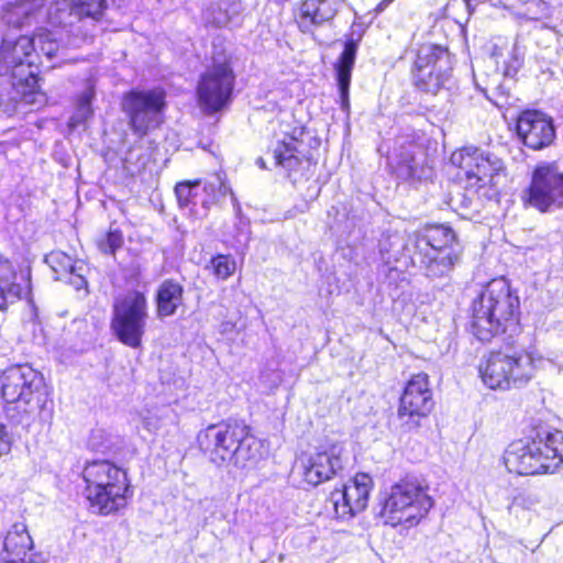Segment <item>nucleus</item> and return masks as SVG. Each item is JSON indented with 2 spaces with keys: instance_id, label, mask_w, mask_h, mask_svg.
I'll return each mask as SVG.
<instances>
[{
  "instance_id": "obj_1",
  "label": "nucleus",
  "mask_w": 563,
  "mask_h": 563,
  "mask_svg": "<svg viewBox=\"0 0 563 563\" xmlns=\"http://www.w3.org/2000/svg\"><path fill=\"white\" fill-rule=\"evenodd\" d=\"M198 443L209 454L210 461L219 467L250 470L262 459V444L242 421L210 424L198 434Z\"/></svg>"
},
{
  "instance_id": "obj_2",
  "label": "nucleus",
  "mask_w": 563,
  "mask_h": 563,
  "mask_svg": "<svg viewBox=\"0 0 563 563\" xmlns=\"http://www.w3.org/2000/svg\"><path fill=\"white\" fill-rule=\"evenodd\" d=\"M1 394L9 405L8 415L18 424L27 428L37 420L51 417L44 377L31 366L7 369L2 376Z\"/></svg>"
},
{
  "instance_id": "obj_3",
  "label": "nucleus",
  "mask_w": 563,
  "mask_h": 563,
  "mask_svg": "<svg viewBox=\"0 0 563 563\" xmlns=\"http://www.w3.org/2000/svg\"><path fill=\"white\" fill-rule=\"evenodd\" d=\"M472 333L482 342L516 330L519 316V297L505 278L489 282L473 301Z\"/></svg>"
},
{
  "instance_id": "obj_4",
  "label": "nucleus",
  "mask_w": 563,
  "mask_h": 563,
  "mask_svg": "<svg viewBox=\"0 0 563 563\" xmlns=\"http://www.w3.org/2000/svg\"><path fill=\"white\" fill-rule=\"evenodd\" d=\"M407 249L411 261L419 265L429 278L448 276L461 255V247L452 229L430 225L408 238Z\"/></svg>"
},
{
  "instance_id": "obj_5",
  "label": "nucleus",
  "mask_w": 563,
  "mask_h": 563,
  "mask_svg": "<svg viewBox=\"0 0 563 563\" xmlns=\"http://www.w3.org/2000/svg\"><path fill=\"white\" fill-rule=\"evenodd\" d=\"M504 463L518 475L555 472L563 465V432H538L532 440L512 442L505 451Z\"/></svg>"
},
{
  "instance_id": "obj_6",
  "label": "nucleus",
  "mask_w": 563,
  "mask_h": 563,
  "mask_svg": "<svg viewBox=\"0 0 563 563\" xmlns=\"http://www.w3.org/2000/svg\"><path fill=\"white\" fill-rule=\"evenodd\" d=\"M82 477L95 512L108 516L126 506L130 485L122 468L106 460L92 461L86 464Z\"/></svg>"
},
{
  "instance_id": "obj_7",
  "label": "nucleus",
  "mask_w": 563,
  "mask_h": 563,
  "mask_svg": "<svg viewBox=\"0 0 563 563\" xmlns=\"http://www.w3.org/2000/svg\"><path fill=\"white\" fill-rule=\"evenodd\" d=\"M539 362L525 347L505 346L486 356L479 374L490 389L520 388L532 379Z\"/></svg>"
},
{
  "instance_id": "obj_8",
  "label": "nucleus",
  "mask_w": 563,
  "mask_h": 563,
  "mask_svg": "<svg viewBox=\"0 0 563 563\" xmlns=\"http://www.w3.org/2000/svg\"><path fill=\"white\" fill-rule=\"evenodd\" d=\"M432 506L427 488L417 478H404L385 493L380 516L393 527L402 523L413 526L427 516Z\"/></svg>"
},
{
  "instance_id": "obj_9",
  "label": "nucleus",
  "mask_w": 563,
  "mask_h": 563,
  "mask_svg": "<svg viewBox=\"0 0 563 563\" xmlns=\"http://www.w3.org/2000/svg\"><path fill=\"white\" fill-rule=\"evenodd\" d=\"M147 318V299L145 295L137 290H132L115 298L111 329L121 343L132 349H137L142 345Z\"/></svg>"
},
{
  "instance_id": "obj_10",
  "label": "nucleus",
  "mask_w": 563,
  "mask_h": 563,
  "mask_svg": "<svg viewBox=\"0 0 563 563\" xmlns=\"http://www.w3.org/2000/svg\"><path fill=\"white\" fill-rule=\"evenodd\" d=\"M451 162L464 174L467 188L496 187L505 177L504 162L495 154L476 147L453 153Z\"/></svg>"
},
{
  "instance_id": "obj_11",
  "label": "nucleus",
  "mask_w": 563,
  "mask_h": 563,
  "mask_svg": "<svg viewBox=\"0 0 563 563\" xmlns=\"http://www.w3.org/2000/svg\"><path fill=\"white\" fill-rule=\"evenodd\" d=\"M164 107L165 93L159 89L132 90L121 101L130 129L140 137L158 126Z\"/></svg>"
},
{
  "instance_id": "obj_12",
  "label": "nucleus",
  "mask_w": 563,
  "mask_h": 563,
  "mask_svg": "<svg viewBox=\"0 0 563 563\" xmlns=\"http://www.w3.org/2000/svg\"><path fill=\"white\" fill-rule=\"evenodd\" d=\"M527 202L541 212L563 207V170L556 162H543L534 168Z\"/></svg>"
},
{
  "instance_id": "obj_13",
  "label": "nucleus",
  "mask_w": 563,
  "mask_h": 563,
  "mask_svg": "<svg viewBox=\"0 0 563 563\" xmlns=\"http://www.w3.org/2000/svg\"><path fill=\"white\" fill-rule=\"evenodd\" d=\"M233 87L234 75L227 60L214 62L198 81L199 104L210 113L220 111L230 101Z\"/></svg>"
},
{
  "instance_id": "obj_14",
  "label": "nucleus",
  "mask_w": 563,
  "mask_h": 563,
  "mask_svg": "<svg viewBox=\"0 0 563 563\" xmlns=\"http://www.w3.org/2000/svg\"><path fill=\"white\" fill-rule=\"evenodd\" d=\"M415 65V85L422 91L437 93L449 78V53L441 46L422 45L418 49Z\"/></svg>"
},
{
  "instance_id": "obj_15",
  "label": "nucleus",
  "mask_w": 563,
  "mask_h": 563,
  "mask_svg": "<svg viewBox=\"0 0 563 563\" xmlns=\"http://www.w3.org/2000/svg\"><path fill=\"white\" fill-rule=\"evenodd\" d=\"M433 406L428 375L419 373L411 376L399 400V419L408 429L418 428L421 418H426Z\"/></svg>"
},
{
  "instance_id": "obj_16",
  "label": "nucleus",
  "mask_w": 563,
  "mask_h": 563,
  "mask_svg": "<svg viewBox=\"0 0 563 563\" xmlns=\"http://www.w3.org/2000/svg\"><path fill=\"white\" fill-rule=\"evenodd\" d=\"M372 485L369 475L358 473L341 489L333 490L329 501L335 516L346 520L362 512L367 507Z\"/></svg>"
},
{
  "instance_id": "obj_17",
  "label": "nucleus",
  "mask_w": 563,
  "mask_h": 563,
  "mask_svg": "<svg viewBox=\"0 0 563 563\" xmlns=\"http://www.w3.org/2000/svg\"><path fill=\"white\" fill-rule=\"evenodd\" d=\"M344 448L341 443L320 446L317 452L301 460L305 481L317 486L331 479L344 467Z\"/></svg>"
},
{
  "instance_id": "obj_18",
  "label": "nucleus",
  "mask_w": 563,
  "mask_h": 563,
  "mask_svg": "<svg viewBox=\"0 0 563 563\" xmlns=\"http://www.w3.org/2000/svg\"><path fill=\"white\" fill-rule=\"evenodd\" d=\"M517 133L523 144L534 151L551 145L555 139L552 119L537 110L521 112L517 120Z\"/></svg>"
},
{
  "instance_id": "obj_19",
  "label": "nucleus",
  "mask_w": 563,
  "mask_h": 563,
  "mask_svg": "<svg viewBox=\"0 0 563 563\" xmlns=\"http://www.w3.org/2000/svg\"><path fill=\"white\" fill-rule=\"evenodd\" d=\"M33 549V540L24 522L12 525L3 541L2 563H41L40 555L27 552Z\"/></svg>"
},
{
  "instance_id": "obj_20",
  "label": "nucleus",
  "mask_w": 563,
  "mask_h": 563,
  "mask_svg": "<svg viewBox=\"0 0 563 563\" xmlns=\"http://www.w3.org/2000/svg\"><path fill=\"white\" fill-rule=\"evenodd\" d=\"M40 54L35 52L34 40L29 36H20L15 41L4 40L0 48V58L8 68L18 75V69L26 66L29 75L34 76L32 68L36 65Z\"/></svg>"
},
{
  "instance_id": "obj_21",
  "label": "nucleus",
  "mask_w": 563,
  "mask_h": 563,
  "mask_svg": "<svg viewBox=\"0 0 563 563\" xmlns=\"http://www.w3.org/2000/svg\"><path fill=\"white\" fill-rule=\"evenodd\" d=\"M30 290V282L18 274L13 263L0 255V310L3 311L23 298Z\"/></svg>"
},
{
  "instance_id": "obj_22",
  "label": "nucleus",
  "mask_w": 563,
  "mask_h": 563,
  "mask_svg": "<svg viewBox=\"0 0 563 563\" xmlns=\"http://www.w3.org/2000/svg\"><path fill=\"white\" fill-rule=\"evenodd\" d=\"M338 0H303L299 7L297 22L305 33L314 26L332 21L338 13Z\"/></svg>"
},
{
  "instance_id": "obj_23",
  "label": "nucleus",
  "mask_w": 563,
  "mask_h": 563,
  "mask_svg": "<svg viewBox=\"0 0 563 563\" xmlns=\"http://www.w3.org/2000/svg\"><path fill=\"white\" fill-rule=\"evenodd\" d=\"M45 262L55 273V278L73 285L77 290L84 288L87 282L84 277L85 264L74 261L62 251H53L46 255Z\"/></svg>"
},
{
  "instance_id": "obj_24",
  "label": "nucleus",
  "mask_w": 563,
  "mask_h": 563,
  "mask_svg": "<svg viewBox=\"0 0 563 563\" xmlns=\"http://www.w3.org/2000/svg\"><path fill=\"white\" fill-rule=\"evenodd\" d=\"M358 40L347 38L344 49L334 65L336 81L340 91L341 108L347 111L350 108L349 89L351 84L352 69L355 64Z\"/></svg>"
},
{
  "instance_id": "obj_25",
  "label": "nucleus",
  "mask_w": 563,
  "mask_h": 563,
  "mask_svg": "<svg viewBox=\"0 0 563 563\" xmlns=\"http://www.w3.org/2000/svg\"><path fill=\"white\" fill-rule=\"evenodd\" d=\"M184 288L173 280H164L156 292L157 314L159 317L173 316L177 308L183 303Z\"/></svg>"
},
{
  "instance_id": "obj_26",
  "label": "nucleus",
  "mask_w": 563,
  "mask_h": 563,
  "mask_svg": "<svg viewBox=\"0 0 563 563\" xmlns=\"http://www.w3.org/2000/svg\"><path fill=\"white\" fill-rule=\"evenodd\" d=\"M242 11L241 2L235 0H219L203 12L206 23L217 27L227 26Z\"/></svg>"
},
{
  "instance_id": "obj_27",
  "label": "nucleus",
  "mask_w": 563,
  "mask_h": 563,
  "mask_svg": "<svg viewBox=\"0 0 563 563\" xmlns=\"http://www.w3.org/2000/svg\"><path fill=\"white\" fill-rule=\"evenodd\" d=\"M203 191L206 194V198L201 200V206L205 209L206 214L211 206L216 205L230 191L225 184L224 175L218 173L208 178L205 181Z\"/></svg>"
},
{
  "instance_id": "obj_28",
  "label": "nucleus",
  "mask_w": 563,
  "mask_h": 563,
  "mask_svg": "<svg viewBox=\"0 0 563 563\" xmlns=\"http://www.w3.org/2000/svg\"><path fill=\"white\" fill-rule=\"evenodd\" d=\"M297 152V140L295 137H290L289 141L284 140L275 150L276 165H280L288 170L296 169L300 164V159L296 155Z\"/></svg>"
},
{
  "instance_id": "obj_29",
  "label": "nucleus",
  "mask_w": 563,
  "mask_h": 563,
  "mask_svg": "<svg viewBox=\"0 0 563 563\" xmlns=\"http://www.w3.org/2000/svg\"><path fill=\"white\" fill-rule=\"evenodd\" d=\"M69 8V14L77 18L89 16L98 19L104 10V0H64Z\"/></svg>"
},
{
  "instance_id": "obj_30",
  "label": "nucleus",
  "mask_w": 563,
  "mask_h": 563,
  "mask_svg": "<svg viewBox=\"0 0 563 563\" xmlns=\"http://www.w3.org/2000/svg\"><path fill=\"white\" fill-rule=\"evenodd\" d=\"M43 4L42 0H20L8 11V22L23 25Z\"/></svg>"
},
{
  "instance_id": "obj_31",
  "label": "nucleus",
  "mask_w": 563,
  "mask_h": 563,
  "mask_svg": "<svg viewBox=\"0 0 563 563\" xmlns=\"http://www.w3.org/2000/svg\"><path fill=\"white\" fill-rule=\"evenodd\" d=\"M394 168L398 177L401 179L422 177V173L418 170V163L411 147L395 157Z\"/></svg>"
},
{
  "instance_id": "obj_32",
  "label": "nucleus",
  "mask_w": 563,
  "mask_h": 563,
  "mask_svg": "<svg viewBox=\"0 0 563 563\" xmlns=\"http://www.w3.org/2000/svg\"><path fill=\"white\" fill-rule=\"evenodd\" d=\"M200 186V180L195 181H181L175 187V195L180 208H189L192 210L197 205V190Z\"/></svg>"
},
{
  "instance_id": "obj_33",
  "label": "nucleus",
  "mask_w": 563,
  "mask_h": 563,
  "mask_svg": "<svg viewBox=\"0 0 563 563\" xmlns=\"http://www.w3.org/2000/svg\"><path fill=\"white\" fill-rule=\"evenodd\" d=\"M34 40V48L35 52H41L48 59L56 56V53L59 49V44L55 34L51 31H41L35 36Z\"/></svg>"
},
{
  "instance_id": "obj_34",
  "label": "nucleus",
  "mask_w": 563,
  "mask_h": 563,
  "mask_svg": "<svg viewBox=\"0 0 563 563\" xmlns=\"http://www.w3.org/2000/svg\"><path fill=\"white\" fill-rule=\"evenodd\" d=\"M220 279L229 278L235 271V261L227 255H217L212 257L210 261V265L208 266Z\"/></svg>"
},
{
  "instance_id": "obj_35",
  "label": "nucleus",
  "mask_w": 563,
  "mask_h": 563,
  "mask_svg": "<svg viewBox=\"0 0 563 563\" xmlns=\"http://www.w3.org/2000/svg\"><path fill=\"white\" fill-rule=\"evenodd\" d=\"M123 245V235L120 231H109L98 241V247L103 253L114 254Z\"/></svg>"
},
{
  "instance_id": "obj_36",
  "label": "nucleus",
  "mask_w": 563,
  "mask_h": 563,
  "mask_svg": "<svg viewBox=\"0 0 563 563\" xmlns=\"http://www.w3.org/2000/svg\"><path fill=\"white\" fill-rule=\"evenodd\" d=\"M158 418L156 416H151V417H146L144 418V428H146L150 432H157L161 428L159 423H158Z\"/></svg>"
},
{
  "instance_id": "obj_37",
  "label": "nucleus",
  "mask_w": 563,
  "mask_h": 563,
  "mask_svg": "<svg viewBox=\"0 0 563 563\" xmlns=\"http://www.w3.org/2000/svg\"><path fill=\"white\" fill-rule=\"evenodd\" d=\"M11 441L8 434H0V455L5 454L10 451Z\"/></svg>"
},
{
  "instance_id": "obj_38",
  "label": "nucleus",
  "mask_w": 563,
  "mask_h": 563,
  "mask_svg": "<svg viewBox=\"0 0 563 563\" xmlns=\"http://www.w3.org/2000/svg\"><path fill=\"white\" fill-rule=\"evenodd\" d=\"M92 97V91H86L82 97L80 98V107L82 110L89 111V103L90 99Z\"/></svg>"
},
{
  "instance_id": "obj_39",
  "label": "nucleus",
  "mask_w": 563,
  "mask_h": 563,
  "mask_svg": "<svg viewBox=\"0 0 563 563\" xmlns=\"http://www.w3.org/2000/svg\"><path fill=\"white\" fill-rule=\"evenodd\" d=\"M256 164H257L261 168H263V169H265V168H266L265 161H264L262 157H258V158L256 159Z\"/></svg>"
},
{
  "instance_id": "obj_40",
  "label": "nucleus",
  "mask_w": 563,
  "mask_h": 563,
  "mask_svg": "<svg viewBox=\"0 0 563 563\" xmlns=\"http://www.w3.org/2000/svg\"><path fill=\"white\" fill-rule=\"evenodd\" d=\"M55 22L57 23H64V20L62 18H56Z\"/></svg>"
},
{
  "instance_id": "obj_41",
  "label": "nucleus",
  "mask_w": 563,
  "mask_h": 563,
  "mask_svg": "<svg viewBox=\"0 0 563 563\" xmlns=\"http://www.w3.org/2000/svg\"><path fill=\"white\" fill-rule=\"evenodd\" d=\"M3 428H4V427H3L2 424H0V432H2Z\"/></svg>"
}]
</instances>
